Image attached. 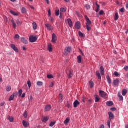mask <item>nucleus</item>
<instances>
[{"label":"nucleus","mask_w":128,"mask_h":128,"mask_svg":"<svg viewBox=\"0 0 128 128\" xmlns=\"http://www.w3.org/2000/svg\"><path fill=\"white\" fill-rule=\"evenodd\" d=\"M72 52V48L66 47L64 50V56H68Z\"/></svg>","instance_id":"obj_1"},{"label":"nucleus","mask_w":128,"mask_h":128,"mask_svg":"<svg viewBox=\"0 0 128 128\" xmlns=\"http://www.w3.org/2000/svg\"><path fill=\"white\" fill-rule=\"evenodd\" d=\"M30 42H36L38 40V38L36 36H30L29 38Z\"/></svg>","instance_id":"obj_2"},{"label":"nucleus","mask_w":128,"mask_h":128,"mask_svg":"<svg viewBox=\"0 0 128 128\" xmlns=\"http://www.w3.org/2000/svg\"><path fill=\"white\" fill-rule=\"evenodd\" d=\"M85 18L86 20V26H90V24H92V21H90V18H88L86 16H85Z\"/></svg>","instance_id":"obj_3"},{"label":"nucleus","mask_w":128,"mask_h":128,"mask_svg":"<svg viewBox=\"0 0 128 128\" xmlns=\"http://www.w3.org/2000/svg\"><path fill=\"white\" fill-rule=\"evenodd\" d=\"M10 47L12 48V50H14V51L16 52H19L18 49V48H16V45H14V44H12L10 45Z\"/></svg>","instance_id":"obj_4"},{"label":"nucleus","mask_w":128,"mask_h":128,"mask_svg":"<svg viewBox=\"0 0 128 128\" xmlns=\"http://www.w3.org/2000/svg\"><path fill=\"white\" fill-rule=\"evenodd\" d=\"M45 26L46 28H47V30H54V27L52 26L50 24H46Z\"/></svg>","instance_id":"obj_5"},{"label":"nucleus","mask_w":128,"mask_h":128,"mask_svg":"<svg viewBox=\"0 0 128 128\" xmlns=\"http://www.w3.org/2000/svg\"><path fill=\"white\" fill-rule=\"evenodd\" d=\"M22 124L24 128H28L30 126V123L26 120L22 121Z\"/></svg>","instance_id":"obj_6"},{"label":"nucleus","mask_w":128,"mask_h":128,"mask_svg":"<svg viewBox=\"0 0 128 128\" xmlns=\"http://www.w3.org/2000/svg\"><path fill=\"white\" fill-rule=\"evenodd\" d=\"M99 94L102 98H106V93L104 91L100 90Z\"/></svg>","instance_id":"obj_7"},{"label":"nucleus","mask_w":128,"mask_h":128,"mask_svg":"<svg viewBox=\"0 0 128 128\" xmlns=\"http://www.w3.org/2000/svg\"><path fill=\"white\" fill-rule=\"evenodd\" d=\"M50 120V116H44L42 118V122H46Z\"/></svg>","instance_id":"obj_8"},{"label":"nucleus","mask_w":128,"mask_h":128,"mask_svg":"<svg viewBox=\"0 0 128 128\" xmlns=\"http://www.w3.org/2000/svg\"><path fill=\"white\" fill-rule=\"evenodd\" d=\"M52 42L56 44V35L54 34H52Z\"/></svg>","instance_id":"obj_9"},{"label":"nucleus","mask_w":128,"mask_h":128,"mask_svg":"<svg viewBox=\"0 0 128 128\" xmlns=\"http://www.w3.org/2000/svg\"><path fill=\"white\" fill-rule=\"evenodd\" d=\"M21 42L22 44H28V40L24 37L21 38Z\"/></svg>","instance_id":"obj_10"},{"label":"nucleus","mask_w":128,"mask_h":128,"mask_svg":"<svg viewBox=\"0 0 128 128\" xmlns=\"http://www.w3.org/2000/svg\"><path fill=\"white\" fill-rule=\"evenodd\" d=\"M52 110V106L50 105H47L44 108L45 112H50Z\"/></svg>","instance_id":"obj_11"},{"label":"nucleus","mask_w":128,"mask_h":128,"mask_svg":"<svg viewBox=\"0 0 128 128\" xmlns=\"http://www.w3.org/2000/svg\"><path fill=\"white\" fill-rule=\"evenodd\" d=\"M108 114L110 118V120H114V114H112V112H109Z\"/></svg>","instance_id":"obj_12"},{"label":"nucleus","mask_w":128,"mask_h":128,"mask_svg":"<svg viewBox=\"0 0 128 128\" xmlns=\"http://www.w3.org/2000/svg\"><path fill=\"white\" fill-rule=\"evenodd\" d=\"M80 103L78 102V100H76L74 103V108H78V106H80Z\"/></svg>","instance_id":"obj_13"},{"label":"nucleus","mask_w":128,"mask_h":128,"mask_svg":"<svg viewBox=\"0 0 128 128\" xmlns=\"http://www.w3.org/2000/svg\"><path fill=\"white\" fill-rule=\"evenodd\" d=\"M114 84L116 86H118L120 84V80L119 79H116L114 81Z\"/></svg>","instance_id":"obj_14"},{"label":"nucleus","mask_w":128,"mask_h":128,"mask_svg":"<svg viewBox=\"0 0 128 128\" xmlns=\"http://www.w3.org/2000/svg\"><path fill=\"white\" fill-rule=\"evenodd\" d=\"M100 74L102 76H104V68L102 66L100 68Z\"/></svg>","instance_id":"obj_15"},{"label":"nucleus","mask_w":128,"mask_h":128,"mask_svg":"<svg viewBox=\"0 0 128 128\" xmlns=\"http://www.w3.org/2000/svg\"><path fill=\"white\" fill-rule=\"evenodd\" d=\"M76 28L77 30H80V22H78L76 24Z\"/></svg>","instance_id":"obj_16"},{"label":"nucleus","mask_w":128,"mask_h":128,"mask_svg":"<svg viewBox=\"0 0 128 128\" xmlns=\"http://www.w3.org/2000/svg\"><path fill=\"white\" fill-rule=\"evenodd\" d=\"M68 22L69 26H70V28H72V20L68 18Z\"/></svg>","instance_id":"obj_17"},{"label":"nucleus","mask_w":128,"mask_h":128,"mask_svg":"<svg viewBox=\"0 0 128 128\" xmlns=\"http://www.w3.org/2000/svg\"><path fill=\"white\" fill-rule=\"evenodd\" d=\"M8 120H10V122H14V118L12 116H8Z\"/></svg>","instance_id":"obj_18"},{"label":"nucleus","mask_w":128,"mask_h":128,"mask_svg":"<svg viewBox=\"0 0 128 128\" xmlns=\"http://www.w3.org/2000/svg\"><path fill=\"white\" fill-rule=\"evenodd\" d=\"M94 97H95L96 102H100V96L98 95H95Z\"/></svg>","instance_id":"obj_19"},{"label":"nucleus","mask_w":128,"mask_h":128,"mask_svg":"<svg viewBox=\"0 0 128 128\" xmlns=\"http://www.w3.org/2000/svg\"><path fill=\"white\" fill-rule=\"evenodd\" d=\"M106 106H114V102L112 101L108 102H106Z\"/></svg>","instance_id":"obj_20"},{"label":"nucleus","mask_w":128,"mask_h":128,"mask_svg":"<svg viewBox=\"0 0 128 128\" xmlns=\"http://www.w3.org/2000/svg\"><path fill=\"white\" fill-rule=\"evenodd\" d=\"M106 78H107L108 84H112V79H110V76L108 75L107 76Z\"/></svg>","instance_id":"obj_21"},{"label":"nucleus","mask_w":128,"mask_h":128,"mask_svg":"<svg viewBox=\"0 0 128 128\" xmlns=\"http://www.w3.org/2000/svg\"><path fill=\"white\" fill-rule=\"evenodd\" d=\"M48 50L50 52H52V44H49L48 46Z\"/></svg>","instance_id":"obj_22"},{"label":"nucleus","mask_w":128,"mask_h":128,"mask_svg":"<svg viewBox=\"0 0 128 128\" xmlns=\"http://www.w3.org/2000/svg\"><path fill=\"white\" fill-rule=\"evenodd\" d=\"M32 26H33V28L36 30L38 28V25L36 24V23L34 22L32 23Z\"/></svg>","instance_id":"obj_23"},{"label":"nucleus","mask_w":128,"mask_h":128,"mask_svg":"<svg viewBox=\"0 0 128 128\" xmlns=\"http://www.w3.org/2000/svg\"><path fill=\"white\" fill-rule=\"evenodd\" d=\"M89 84H90V88H94V83L92 81H90Z\"/></svg>","instance_id":"obj_24"},{"label":"nucleus","mask_w":128,"mask_h":128,"mask_svg":"<svg viewBox=\"0 0 128 128\" xmlns=\"http://www.w3.org/2000/svg\"><path fill=\"white\" fill-rule=\"evenodd\" d=\"M96 75L99 80H102V76H100V72H97L96 73Z\"/></svg>","instance_id":"obj_25"},{"label":"nucleus","mask_w":128,"mask_h":128,"mask_svg":"<svg viewBox=\"0 0 128 128\" xmlns=\"http://www.w3.org/2000/svg\"><path fill=\"white\" fill-rule=\"evenodd\" d=\"M128 94V90L124 89L122 90V96H124L126 94Z\"/></svg>","instance_id":"obj_26"},{"label":"nucleus","mask_w":128,"mask_h":128,"mask_svg":"<svg viewBox=\"0 0 128 128\" xmlns=\"http://www.w3.org/2000/svg\"><path fill=\"white\" fill-rule=\"evenodd\" d=\"M12 24L14 28H16V23L14 22V20H12Z\"/></svg>","instance_id":"obj_27"},{"label":"nucleus","mask_w":128,"mask_h":128,"mask_svg":"<svg viewBox=\"0 0 128 128\" xmlns=\"http://www.w3.org/2000/svg\"><path fill=\"white\" fill-rule=\"evenodd\" d=\"M62 94H60L59 95V102H62Z\"/></svg>","instance_id":"obj_28"},{"label":"nucleus","mask_w":128,"mask_h":128,"mask_svg":"<svg viewBox=\"0 0 128 128\" xmlns=\"http://www.w3.org/2000/svg\"><path fill=\"white\" fill-rule=\"evenodd\" d=\"M78 64H82V56H78Z\"/></svg>","instance_id":"obj_29"},{"label":"nucleus","mask_w":128,"mask_h":128,"mask_svg":"<svg viewBox=\"0 0 128 128\" xmlns=\"http://www.w3.org/2000/svg\"><path fill=\"white\" fill-rule=\"evenodd\" d=\"M118 13L116 12L114 16V20H118Z\"/></svg>","instance_id":"obj_30"},{"label":"nucleus","mask_w":128,"mask_h":128,"mask_svg":"<svg viewBox=\"0 0 128 128\" xmlns=\"http://www.w3.org/2000/svg\"><path fill=\"white\" fill-rule=\"evenodd\" d=\"M10 14H12L13 16H18V13H16V12L12 11V10L10 11Z\"/></svg>","instance_id":"obj_31"},{"label":"nucleus","mask_w":128,"mask_h":128,"mask_svg":"<svg viewBox=\"0 0 128 128\" xmlns=\"http://www.w3.org/2000/svg\"><path fill=\"white\" fill-rule=\"evenodd\" d=\"M70 118H66V120L64 122V124H68L70 122Z\"/></svg>","instance_id":"obj_32"},{"label":"nucleus","mask_w":128,"mask_h":128,"mask_svg":"<svg viewBox=\"0 0 128 128\" xmlns=\"http://www.w3.org/2000/svg\"><path fill=\"white\" fill-rule=\"evenodd\" d=\"M118 96L120 98V100H124V97L122 95H120V93L118 94Z\"/></svg>","instance_id":"obj_33"},{"label":"nucleus","mask_w":128,"mask_h":128,"mask_svg":"<svg viewBox=\"0 0 128 128\" xmlns=\"http://www.w3.org/2000/svg\"><path fill=\"white\" fill-rule=\"evenodd\" d=\"M78 34L80 38H84V35L80 31L78 32Z\"/></svg>","instance_id":"obj_34"},{"label":"nucleus","mask_w":128,"mask_h":128,"mask_svg":"<svg viewBox=\"0 0 128 128\" xmlns=\"http://www.w3.org/2000/svg\"><path fill=\"white\" fill-rule=\"evenodd\" d=\"M22 14H26V9L25 8H22Z\"/></svg>","instance_id":"obj_35"},{"label":"nucleus","mask_w":128,"mask_h":128,"mask_svg":"<svg viewBox=\"0 0 128 128\" xmlns=\"http://www.w3.org/2000/svg\"><path fill=\"white\" fill-rule=\"evenodd\" d=\"M23 116H24V118H28V112L25 111Z\"/></svg>","instance_id":"obj_36"},{"label":"nucleus","mask_w":128,"mask_h":128,"mask_svg":"<svg viewBox=\"0 0 128 128\" xmlns=\"http://www.w3.org/2000/svg\"><path fill=\"white\" fill-rule=\"evenodd\" d=\"M44 84V83L42 82H37V85L39 86H42Z\"/></svg>","instance_id":"obj_37"},{"label":"nucleus","mask_w":128,"mask_h":128,"mask_svg":"<svg viewBox=\"0 0 128 128\" xmlns=\"http://www.w3.org/2000/svg\"><path fill=\"white\" fill-rule=\"evenodd\" d=\"M14 96L12 95L10 98L9 101L12 102V100H14Z\"/></svg>","instance_id":"obj_38"},{"label":"nucleus","mask_w":128,"mask_h":128,"mask_svg":"<svg viewBox=\"0 0 128 128\" xmlns=\"http://www.w3.org/2000/svg\"><path fill=\"white\" fill-rule=\"evenodd\" d=\"M6 90L7 92H10V90H12V87L10 86H8L6 88Z\"/></svg>","instance_id":"obj_39"},{"label":"nucleus","mask_w":128,"mask_h":128,"mask_svg":"<svg viewBox=\"0 0 128 128\" xmlns=\"http://www.w3.org/2000/svg\"><path fill=\"white\" fill-rule=\"evenodd\" d=\"M96 12H98L100 11V6H98V3H96Z\"/></svg>","instance_id":"obj_40"},{"label":"nucleus","mask_w":128,"mask_h":128,"mask_svg":"<svg viewBox=\"0 0 128 128\" xmlns=\"http://www.w3.org/2000/svg\"><path fill=\"white\" fill-rule=\"evenodd\" d=\"M22 90H20L18 91V96H22Z\"/></svg>","instance_id":"obj_41"},{"label":"nucleus","mask_w":128,"mask_h":128,"mask_svg":"<svg viewBox=\"0 0 128 128\" xmlns=\"http://www.w3.org/2000/svg\"><path fill=\"white\" fill-rule=\"evenodd\" d=\"M60 12H66V9L64 8H62L60 9Z\"/></svg>","instance_id":"obj_42"},{"label":"nucleus","mask_w":128,"mask_h":128,"mask_svg":"<svg viewBox=\"0 0 128 128\" xmlns=\"http://www.w3.org/2000/svg\"><path fill=\"white\" fill-rule=\"evenodd\" d=\"M112 122V120H108L107 122V125L108 126L109 128H110V122Z\"/></svg>","instance_id":"obj_43"},{"label":"nucleus","mask_w":128,"mask_h":128,"mask_svg":"<svg viewBox=\"0 0 128 128\" xmlns=\"http://www.w3.org/2000/svg\"><path fill=\"white\" fill-rule=\"evenodd\" d=\"M56 16H60V10H56Z\"/></svg>","instance_id":"obj_44"},{"label":"nucleus","mask_w":128,"mask_h":128,"mask_svg":"<svg viewBox=\"0 0 128 128\" xmlns=\"http://www.w3.org/2000/svg\"><path fill=\"white\" fill-rule=\"evenodd\" d=\"M28 86L29 88H30V87L32 86V82H30V81H28Z\"/></svg>","instance_id":"obj_45"},{"label":"nucleus","mask_w":128,"mask_h":128,"mask_svg":"<svg viewBox=\"0 0 128 128\" xmlns=\"http://www.w3.org/2000/svg\"><path fill=\"white\" fill-rule=\"evenodd\" d=\"M16 24L18 26H21L22 25V22H20L18 20H16Z\"/></svg>","instance_id":"obj_46"},{"label":"nucleus","mask_w":128,"mask_h":128,"mask_svg":"<svg viewBox=\"0 0 128 128\" xmlns=\"http://www.w3.org/2000/svg\"><path fill=\"white\" fill-rule=\"evenodd\" d=\"M72 76H73L72 72V71H70V74L68 76V78H72Z\"/></svg>","instance_id":"obj_47"},{"label":"nucleus","mask_w":128,"mask_h":128,"mask_svg":"<svg viewBox=\"0 0 128 128\" xmlns=\"http://www.w3.org/2000/svg\"><path fill=\"white\" fill-rule=\"evenodd\" d=\"M34 100V98H32V96H30L29 98H28V100L30 102H32V100Z\"/></svg>","instance_id":"obj_48"},{"label":"nucleus","mask_w":128,"mask_h":128,"mask_svg":"<svg viewBox=\"0 0 128 128\" xmlns=\"http://www.w3.org/2000/svg\"><path fill=\"white\" fill-rule=\"evenodd\" d=\"M20 35H18V34H16L15 36H14V38H16V40H20Z\"/></svg>","instance_id":"obj_49"},{"label":"nucleus","mask_w":128,"mask_h":128,"mask_svg":"<svg viewBox=\"0 0 128 128\" xmlns=\"http://www.w3.org/2000/svg\"><path fill=\"white\" fill-rule=\"evenodd\" d=\"M84 7L86 8V10H90V6L88 4L85 5Z\"/></svg>","instance_id":"obj_50"},{"label":"nucleus","mask_w":128,"mask_h":128,"mask_svg":"<svg viewBox=\"0 0 128 128\" xmlns=\"http://www.w3.org/2000/svg\"><path fill=\"white\" fill-rule=\"evenodd\" d=\"M86 28L88 32H90V30H92V28H90V26H86Z\"/></svg>","instance_id":"obj_51"},{"label":"nucleus","mask_w":128,"mask_h":128,"mask_svg":"<svg viewBox=\"0 0 128 128\" xmlns=\"http://www.w3.org/2000/svg\"><path fill=\"white\" fill-rule=\"evenodd\" d=\"M54 124H56V122H52L50 124V126L51 128H52V126H54Z\"/></svg>","instance_id":"obj_52"},{"label":"nucleus","mask_w":128,"mask_h":128,"mask_svg":"<svg viewBox=\"0 0 128 128\" xmlns=\"http://www.w3.org/2000/svg\"><path fill=\"white\" fill-rule=\"evenodd\" d=\"M47 78L49 79L54 78V76L52 75H48Z\"/></svg>","instance_id":"obj_53"},{"label":"nucleus","mask_w":128,"mask_h":128,"mask_svg":"<svg viewBox=\"0 0 128 128\" xmlns=\"http://www.w3.org/2000/svg\"><path fill=\"white\" fill-rule=\"evenodd\" d=\"M114 76H116L118 77V76H120V74L118 72H114Z\"/></svg>","instance_id":"obj_54"},{"label":"nucleus","mask_w":128,"mask_h":128,"mask_svg":"<svg viewBox=\"0 0 128 128\" xmlns=\"http://www.w3.org/2000/svg\"><path fill=\"white\" fill-rule=\"evenodd\" d=\"M48 16H52V12L50 11V10H49L48 11Z\"/></svg>","instance_id":"obj_55"},{"label":"nucleus","mask_w":128,"mask_h":128,"mask_svg":"<svg viewBox=\"0 0 128 128\" xmlns=\"http://www.w3.org/2000/svg\"><path fill=\"white\" fill-rule=\"evenodd\" d=\"M110 110H112V112H116V108H111Z\"/></svg>","instance_id":"obj_56"},{"label":"nucleus","mask_w":128,"mask_h":128,"mask_svg":"<svg viewBox=\"0 0 128 128\" xmlns=\"http://www.w3.org/2000/svg\"><path fill=\"white\" fill-rule=\"evenodd\" d=\"M12 95L14 96V97L18 96V92H16L14 93Z\"/></svg>","instance_id":"obj_57"},{"label":"nucleus","mask_w":128,"mask_h":128,"mask_svg":"<svg viewBox=\"0 0 128 128\" xmlns=\"http://www.w3.org/2000/svg\"><path fill=\"white\" fill-rule=\"evenodd\" d=\"M99 14L100 16H102V14H104V11L102 10L100 11Z\"/></svg>","instance_id":"obj_58"},{"label":"nucleus","mask_w":128,"mask_h":128,"mask_svg":"<svg viewBox=\"0 0 128 128\" xmlns=\"http://www.w3.org/2000/svg\"><path fill=\"white\" fill-rule=\"evenodd\" d=\"M4 104H6V102H3L0 104V106H4Z\"/></svg>","instance_id":"obj_59"},{"label":"nucleus","mask_w":128,"mask_h":128,"mask_svg":"<svg viewBox=\"0 0 128 128\" xmlns=\"http://www.w3.org/2000/svg\"><path fill=\"white\" fill-rule=\"evenodd\" d=\"M124 70H126V72H128V66H126L124 68Z\"/></svg>","instance_id":"obj_60"},{"label":"nucleus","mask_w":128,"mask_h":128,"mask_svg":"<svg viewBox=\"0 0 128 128\" xmlns=\"http://www.w3.org/2000/svg\"><path fill=\"white\" fill-rule=\"evenodd\" d=\"M120 12H124V8H121V10H120Z\"/></svg>","instance_id":"obj_61"},{"label":"nucleus","mask_w":128,"mask_h":128,"mask_svg":"<svg viewBox=\"0 0 128 128\" xmlns=\"http://www.w3.org/2000/svg\"><path fill=\"white\" fill-rule=\"evenodd\" d=\"M22 98H26V93H24V94H22Z\"/></svg>","instance_id":"obj_62"},{"label":"nucleus","mask_w":128,"mask_h":128,"mask_svg":"<svg viewBox=\"0 0 128 128\" xmlns=\"http://www.w3.org/2000/svg\"><path fill=\"white\" fill-rule=\"evenodd\" d=\"M4 22H8V18L4 17Z\"/></svg>","instance_id":"obj_63"},{"label":"nucleus","mask_w":128,"mask_h":128,"mask_svg":"<svg viewBox=\"0 0 128 128\" xmlns=\"http://www.w3.org/2000/svg\"><path fill=\"white\" fill-rule=\"evenodd\" d=\"M54 84L52 82L51 83V84L50 86V88H52L54 86Z\"/></svg>","instance_id":"obj_64"}]
</instances>
